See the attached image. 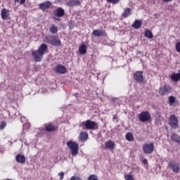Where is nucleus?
Instances as JSON below:
<instances>
[{
	"label": "nucleus",
	"instance_id": "aec40b11",
	"mask_svg": "<svg viewBox=\"0 0 180 180\" xmlns=\"http://www.w3.org/2000/svg\"><path fill=\"white\" fill-rule=\"evenodd\" d=\"M45 130L46 131H56L57 127L53 125V123L49 122L48 124H45Z\"/></svg>",
	"mask_w": 180,
	"mask_h": 180
},
{
	"label": "nucleus",
	"instance_id": "c9c22d12",
	"mask_svg": "<svg viewBox=\"0 0 180 180\" xmlns=\"http://www.w3.org/2000/svg\"><path fill=\"white\" fill-rule=\"evenodd\" d=\"M15 2H20V5H23L26 2V0H15Z\"/></svg>",
	"mask_w": 180,
	"mask_h": 180
},
{
	"label": "nucleus",
	"instance_id": "c85d7f7f",
	"mask_svg": "<svg viewBox=\"0 0 180 180\" xmlns=\"http://www.w3.org/2000/svg\"><path fill=\"white\" fill-rule=\"evenodd\" d=\"M145 37H147V39H153L154 35H153V32H151L149 30H146L145 32Z\"/></svg>",
	"mask_w": 180,
	"mask_h": 180
},
{
	"label": "nucleus",
	"instance_id": "412c9836",
	"mask_svg": "<svg viewBox=\"0 0 180 180\" xmlns=\"http://www.w3.org/2000/svg\"><path fill=\"white\" fill-rule=\"evenodd\" d=\"M56 15L58 18H63L65 15V11L61 7H58L56 11Z\"/></svg>",
	"mask_w": 180,
	"mask_h": 180
},
{
	"label": "nucleus",
	"instance_id": "2f4dec72",
	"mask_svg": "<svg viewBox=\"0 0 180 180\" xmlns=\"http://www.w3.org/2000/svg\"><path fill=\"white\" fill-rule=\"evenodd\" d=\"M88 180H98V176L95 175V174H91L89 176Z\"/></svg>",
	"mask_w": 180,
	"mask_h": 180
},
{
	"label": "nucleus",
	"instance_id": "f257e3e1",
	"mask_svg": "<svg viewBox=\"0 0 180 180\" xmlns=\"http://www.w3.org/2000/svg\"><path fill=\"white\" fill-rule=\"evenodd\" d=\"M79 127H82L83 130H98L99 125L94 121L87 120L80 123Z\"/></svg>",
	"mask_w": 180,
	"mask_h": 180
},
{
	"label": "nucleus",
	"instance_id": "5701e85b",
	"mask_svg": "<svg viewBox=\"0 0 180 180\" xmlns=\"http://www.w3.org/2000/svg\"><path fill=\"white\" fill-rule=\"evenodd\" d=\"M131 15V9L130 8H126L124 9V12L122 14V18H129Z\"/></svg>",
	"mask_w": 180,
	"mask_h": 180
},
{
	"label": "nucleus",
	"instance_id": "f704fd0d",
	"mask_svg": "<svg viewBox=\"0 0 180 180\" xmlns=\"http://www.w3.org/2000/svg\"><path fill=\"white\" fill-rule=\"evenodd\" d=\"M70 180H82V179H81V177H79V176H72L70 178Z\"/></svg>",
	"mask_w": 180,
	"mask_h": 180
},
{
	"label": "nucleus",
	"instance_id": "f03ea898",
	"mask_svg": "<svg viewBox=\"0 0 180 180\" xmlns=\"http://www.w3.org/2000/svg\"><path fill=\"white\" fill-rule=\"evenodd\" d=\"M44 41L46 43L51 44V46H56L58 47L61 46L62 44L61 40L58 39V36H56V35H51L49 37H46Z\"/></svg>",
	"mask_w": 180,
	"mask_h": 180
},
{
	"label": "nucleus",
	"instance_id": "c756f323",
	"mask_svg": "<svg viewBox=\"0 0 180 180\" xmlns=\"http://www.w3.org/2000/svg\"><path fill=\"white\" fill-rule=\"evenodd\" d=\"M176 98H175V96H169V105H170V106H172L174 103V102H176Z\"/></svg>",
	"mask_w": 180,
	"mask_h": 180
},
{
	"label": "nucleus",
	"instance_id": "4c0bfd02",
	"mask_svg": "<svg viewBox=\"0 0 180 180\" xmlns=\"http://www.w3.org/2000/svg\"><path fill=\"white\" fill-rule=\"evenodd\" d=\"M142 164H143V165H147L148 164V161L147 160V159H143L142 160Z\"/></svg>",
	"mask_w": 180,
	"mask_h": 180
},
{
	"label": "nucleus",
	"instance_id": "20e7f679",
	"mask_svg": "<svg viewBox=\"0 0 180 180\" xmlns=\"http://www.w3.org/2000/svg\"><path fill=\"white\" fill-rule=\"evenodd\" d=\"M171 92H172V88L168 84H165L162 86H160L158 91V93L161 96H165V95H168V94H171Z\"/></svg>",
	"mask_w": 180,
	"mask_h": 180
},
{
	"label": "nucleus",
	"instance_id": "1a4fd4ad",
	"mask_svg": "<svg viewBox=\"0 0 180 180\" xmlns=\"http://www.w3.org/2000/svg\"><path fill=\"white\" fill-rule=\"evenodd\" d=\"M143 71H136L134 74V79L135 81H136V82L141 84V82L144 81V76H143Z\"/></svg>",
	"mask_w": 180,
	"mask_h": 180
},
{
	"label": "nucleus",
	"instance_id": "f8f14e48",
	"mask_svg": "<svg viewBox=\"0 0 180 180\" xmlns=\"http://www.w3.org/2000/svg\"><path fill=\"white\" fill-rule=\"evenodd\" d=\"M52 3L51 1H44L39 4V8L41 11H46V9H50L51 7Z\"/></svg>",
	"mask_w": 180,
	"mask_h": 180
},
{
	"label": "nucleus",
	"instance_id": "9d476101",
	"mask_svg": "<svg viewBox=\"0 0 180 180\" xmlns=\"http://www.w3.org/2000/svg\"><path fill=\"white\" fill-rule=\"evenodd\" d=\"M168 167L172 169L173 172H175V174H179L180 171L179 164L175 162H170L168 164Z\"/></svg>",
	"mask_w": 180,
	"mask_h": 180
},
{
	"label": "nucleus",
	"instance_id": "a211bd4d",
	"mask_svg": "<svg viewBox=\"0 0 180 180\" xmlns=\"http://www.w3.org/2000/svg\"><path fill=\"white\" fill-rule=\"evenodd\" d=\"M92 34L96 37H101V36H106V32L99 30H94L93 31Z\"/></svg>",
	"mask_w": 180,
	"mask_h": 180
},
{
	"label": "nucleus",
	"instance_id": "a19ab883",
	"mask_svg": "<svg viewBox=\"0 0 180 180\" xmlns=\"http://www.w3.org/2000/svg\"><path fill=\"white\" fill-rule=\"evenodd\" d=\"M55 20H60V19L54 18Z\"/></svg>",
	"mask_w": 180,
	"mask_h": 180
},
{
	"label": "nucleus",
	"instance_id": "b1692460",
	"mask_svg": "<svg viewBox=\"0 0 180 180\" xmlns=\"http://www.w3.org/2000/svg\"><path fill=\"white\" fill-rule=\"evenodd\" d=\"M142 25H143V22H141V20H136L131 25V27H134V29H140Z\"/></svg>",
	"mask_w": 180,
	"mask_h": 180
},
{
	"label": "nucleus",
	"instance_id": "6ab92c4d",
	"mask_svg": "<svg viewBox=\"0 0 180 180\" xmlns=\"http://www.w3.org/2000/svg\"><path fill=\"white\" fill-rule=\"evenodd\" d=\"M88 139H89V135L86 131H82L79 133V140L80 141H86Z\"/></svg>",
	"mask_w": 180,
	"mask_h": 180
},
{
	"label": "nucleus",
	"instance_id": "6e6552de",
	"mask_svg": "<svg viewBox=\"0 0 180 180\" xmlns=\"http://www.w3.org/2000/svg\"><path fill=\"white\" fill-rule=\"evenodd\" d=\"M32 56L34 58L35 63H40L43 60V55L37 50L32 51Z\"/></svg>",
	"mask_w": 180,
	"mask_h": 180
},
{
	"label": "nucleus",
	"instance_id": "cd10ccee",
	"mask_svg": "<svg viewBox=\"0 0 180 180\" xmlns=\"http://www.w3.org/2000/svg\"><path fill=\"white\" fill-rule=\"evenodd\" d=\"M125 137L127 141H134V136H133V134L131 132H128L126 134Z\"/></svg>",
	"mask_w": 180,
	"mask_h": 180
},
{
	"label": "nucleus",
	"instance_id": "72a5a7b5",
	"mask_svg": "<svg viewBox=\"0 0 180 180\" xmlns=\"http://www.w3.org/2000/svg\"><path fill=\"white\" fill-rule=\"evenodd\" d=\"M176 50L178 53H180V42L176 44Z\"/></svg>",
	"mask_w": 180,
	"mask_h": 180
},
{
	"label": "nucleus",
	"instance_id": "4be33fe9",
	"mask_svg": "<svg viewBox=\"0 0 180 180\" xmlns=\"http://www.w3.org/2000/svg\"><path fill=\"white\" fill-rule=\"evenodd\" d=\"M171 139L172 141H174V143H177L178 144H180V136L177 134H172L171 135Z\"/></svg>",
	"mask_w": 180,
	"mask_h": 180
},
{
	"label": "nucleus",
	"instance_id": "2eb2a0df",
	"mask_svg": "<svg viewBox=\"0 0 180 180\" xmlns=\"http://www.w3.org/2000/svg\"><path fill=\"white\" fill-rule=\"evenodd\" d=\"M67 6H70L71 8L74 6H81V1L79 0H69L66 3Z\"/></svg>",
	"mask_w": 180,
	"mask_h": 180
},
{
	"label": "nucleus",
	"instance_id": "7c9ffc66",
	"mask_svg": "<svg viewBox=\"0 0 180 180\" xmlns=\"http://www.w3.org/2000/svg\"><path fill=\"white\" fill-rule=\"evenodd\" d=\"M108 4H112V5H116L120 0H106Z\"/></svg>",
	"mask_w": 180,
	"mask_h": 180
},
{
	"label": "nucleus",
	"instance_id": "e433bc0d",
	"mask_svg": "<svg viewBox=\"0 0 180 180\" xmlns=\"http://www.w3.org/2000/svg\"><path fill=\"white\" fill-rule=\"evenodd\" d=\"M58 176H60V179H64V173L63 172H60L58 173Z\"/></svg>",
	"mask_w": 180,
	"mask_h": 180
},
{
	"label": "nucleus",
	"instance_id": "39448f33",
	"mask_svg": "<svg viewBox=\"0 0 180 180\" xmlns=\"http://www.w3.org/2000/svg\"><path fill=\"white\" fill-rule=\"evenodd\" d=\"M169 126L172 127V129H177L179 126V121L178 117L175 115H172L169 117Z\"/></svg>",
	"mask_w": 180,
	"mask_h": 180
},
{
	"label": "nucleus",
	"instance_id": "58836bf2",
	"mask_svg": "<svg viewBox=\"0 0 180 180\" xmlns=\"http://www.w3.org/2000/svg\"><path fill=\"white\" fill-rule=\"evenodd\" d=\"M6 126V122H2L1 125V129H5Z\"/></svg>",
	"mask_w": 180,
	"mask_h": 180
},
{
	"label": "nucleus",
	"instance_id": "ea45409f",
	"mask_svg": "<svg viewBox=\"0 0 180 180\" xmlns=\"http://www.w3.org/2000/svg\"><path fill=\"white\" fill-rule=\"evenodd\" d=\"M172 0H163V2H172Z\"/></svg>",
	"mask_w": 180,
	"mask_h": 180
},
{
	"label": "nucleus",
	"instance_id": "423d86ee",
	"mask_svg": "<svg viewBox=\"0 0 180 180\" xmlns=\"http://www.w3.org/2000/svg\"><path fill=\"white\" fill-rule=\"evenodd\" d=\"M139 119L140 122L145 123V122L151 120V114L148 111H143L139 114Z\"/></svg>",
	"mask_w": 180,
	"mask_h": 180
},
{
	"label": "nucleus",
	"instance_id": "dca6fc26",
	"mask_svg": "<svg viewBox=\"0 0 180 180\" xmlns=\"http://www.w3.org/2000/svg\"><path fill=\"white\" fill-rule=\"evenodd\" d=\"M9 16H11V13H9V10L6 8L1 9V18L3 20H8L9 19Z\"/></svg>",
	"mask_w": 180,
	"mask_h": 180
},
{
	"label": "nucleus",
	"instance_id": "7ed1b4c3",
	"mask_svg": "<svg viewBox=\"0 0 180 180\" xmlns=\"http://www.w3.org/2000/svg\"><path fill=\"white\" fill-rule=\"evenodd\" d=\"M67 146L68 148H70L71 155H72V157L78 155V150H79V146L78 145V143L72 141H68L67 142Z\"/></svg>",
	"mask_w": 180,
	"mask_h": 180
},
{
	"label": "nucleus",
	"instance_id": "9b49d317",
	"mask_svg": "<svg viewBox=\"0 0 180 180\" xmlns=\"http://www.w3.org/2000/svg\"><path fill=\"white\" fill-rule=\"evenodd\" d=\"M53 71L56 72V74H65L67 72V68L63 65L58 64L53 69Z\"/></svg>",
	"mask_w": 180,
	"mask_h": 180
},
{
	"label": "nucleus",
	"instance_id": "473e14b6",
	"mask_svg": "<svg viewBox=\"0 0 180 180\" xmlns=\"http://www.w3.org/2000/svg\"><path fill=\"white\" fill-rule=\"evenodd\" d=\"M124 179L125 180H134V179L133 178V176L130 175V174H127L124 176Z\"/></svg>",
	"mask_w": 180,
	"mask_h": 180
},
{
	"label": "nucleus",
	"instance_id": "bb28decb",
	"mask_svg": "<svg viewBox=\"0 0 180 180\" xmlns=\"http://www.w3.org/2000/svg\"><path fill=\"white\" fill-rule=\"evenodd\" d=\"M79 52L80 54H86V45L82 44L79 49Z\"/></svg>",
	"mask_w": 180,
	"mask_h": 180
},
{
	"label": "nucleus",
	"instance_id": "ddd939ff",
	"mask_svg": "<svg viewBox=\"0 0 180 180\" xmlns=\"http://www.w3.org/2000/svg\"><path fill=\"white\" fill-rule=\"evenodd\" d=\"M105 148L107 150H115L116 148V143H115V141H112V140H108L105 142Z\"/></svg>",
	"mask_w": 180,
	"mask_h": 180
},
{
	"label": "nucleus",
	"instance_id": "393cba45",
	"mask_svg": "<svg viewBox=\"0 0 180 180\" xmlns=\"http://www.w3.org/2000/svg\"><path fill=\"white\" fill-rule=\"evenodd\" d=\"M172 81H174V82H178L180 79V73H173L171 75L170 77Z\"/></svg>",
	"mask_w": 180,
	"mask_h": 180
},
{
	"label": "nucleus",
	"instance_id": "a878e982",
	"mask_svg": "<svg viewBox=\"0 0 180 180\" xmlns=\"http://www.w3.org/2000/svg\"><path fill=\"white\" fill-rule=\"evenodd\" d=\"M49 32H51L52 34H56L58 32V27L54 25H52L49 28Z\"/></svg>",
	"mask_w": 180,
	"mask_h": 180
},
{
	"label": "nucleus",
	"instance_id": "4468645a",
	"mask_svg": "<svg viewBox=\"0 0 180 180\" xmlns=\"http://www.w3.org/2000/svg\"><path fill=\"white\" fill-rule=\"evenodd\" d=\"M49 49V46H47V44H41L38 49L37 51H39V53H40L42 56H44V54H46V52Z\"/></svg>",
	"mask_w": 180,
	"mask_h": 180
},
{
	"label": "nucleus",
	"instance_id": "0eeeda50",
	"mask_svg": "<svg viewBox=\"0 0 180 180\" xmlns=\"http://www.w3.org/2000/svg\"><path fill=\"white\" fill-rule=\"evenodd\" d=\"M143 151L144 154H153L154 153V143H145L143 146Z\"/></svg>",
	"mask_w": 180,
	"mask_h": 180
},
{
	"label": "nucleus",
	"instance_id": "f3484780",
	"mask_svg": "<svg viewBox=\"0 0 180 180\" xmlns=\"http://www.w3.org/2000/svg\"><path fill=\"white\" fill-rule=\"evenodd\" d=\"M16 162L18 164H25L26 162V158L23 155L18 154L15 157Z\"/></svg>",
	"mask_w": 180,
	"mask_h": 180
}]
</instances>
